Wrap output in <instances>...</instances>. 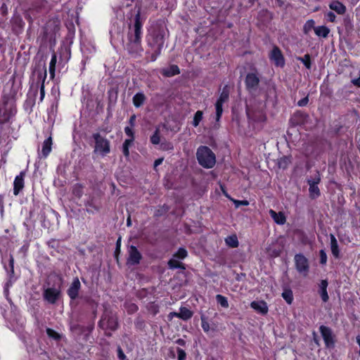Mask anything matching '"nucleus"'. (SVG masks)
Listing matches in <instances>:
<instances>
[{
    "instance_id": "obj_16",
    "label": "nucleus",
    "mask_w": 360,
    "mask_h": 360,
    "mask_svg": "<svg viewBox=\"0 0 360 360\" xmlns=\"http://www.w3.org/2000/svg\"><path fill=\"white\" fill-rule=\"evenodd\" d=\"M25 172H21L16 176L13 182V194L18 195L20 191L24 188Z\"/></svg>"
},
{
    "instance_id": "obj_8",
    "label": "nucleus",
    "mask_w": 360,
    "mask_h": 360,
    "mask_svg": "<svg viewBox=\"0 0 360 360\" xmlns=\"http://www.w3.org/2000/svg\"><path fill=\"white\" fill-rule=\"evenodd\" d=\"M320 333L324 340L327 348H333L335 347V336L332 330L326 326H321L319 328Z\"/></svg>"
},
{
    "instance_id": "obj_23",
    "label": "nucleus",
    "mask_w": 360,
    "mask_h": 360,
    "mask_svg": "<svg viewBox=\"0 0 360 360\" xmlns=\"http://www.w3.org/2000/svg\"><path fill=\"white\" fill-rule=\"evenodd\" d=\"M180 73V70L176 65H172L162 70V74L167 77H173Z\"/></svg>"
},
{
    "instance_id": "obj_21",
    "label": "nucleus",
    "mask_w": 360,
    "mask_h": 360,
    "mask_svg": "<svg viewBox=\"0 0 360 360\" xmlns=\"http://www.w3.org/2000/svg\"><path fill=\"white\" fill-rule=\"evenodd\" d=\"M330 250L332 255L335 258L340 257V250L338 243L337 241V239L335 238V236L333 234H330Z\"/></svg>"
},
{
    "instance_id": "obj_58",
    "label": "nucleus",
    "mask_w": 360,
    "mask_h": 360,
    "mask_svg": "<svg viewBox=\"0 0 360 360\" xmlns=\"http://www.w3.org/2000/svg\"><path fill=\"white\" fill-rule=\"evenodd\" d=\"M163 161V158H158L154 162V167H156L158 165H161Z\"/></svg>"
},
{
    "instance_id": "obj_18",
    "label": "nucleus",
    "mask_w": 360,
    "mask_h": 360,
    "mask_svg": "<svg viewBox=\"0 0 360 360\" xmlns=\"http://www.w3.org/2000/svg\"><path fill=\"white\" fill-rule=\"evenodd\" d=\"M251 307L257 311L266 314L268 312L266 303L264 301H253L250 304Z\"/></svg>"
},
{
    "instance_id": "obj_24",
    "label": "nucleus",
    "mask_w": 360,
    "mask_h": 360,
    "mask_svg": "<svg viewBox=\"0 0 360 360\" xmlns=\"http://www.w3.org/2000/svg\"><path fill=\"white\" fill-rule=\"evenodd\" d=\"M52 138L49 136L43 143L41 154L44 158H46L51 151Z\"/></svg>"
},
{
    "instance_id": "obj_6",
    "label": "nucleus",
    "mask_w": 360,
    "mask_h": 360,
    "mask_svg": "<svg viewBox=\"0 0 360 360\" xmlns=\"http://www.w3.org/2000/svg\"><path fill=\"white\" fill-rule=\"evenodd\" d=\"M296 270L303 276H307L309 270L307 258L302 254H296L294 257Z\"/></svg>"
},
{
    "instance_id": "obj_40",
    "label": "nucleus",
    "mask_w": 360,
    "mask_h": 360,
    "mask_svg": "<svg viewBox=\"0 0 360 360\" xmlns=\"http://www.w3.org/2000/svg\"><path fill=\"white\" fill-rule=\"evenodd\" d=\"M168 265L170 269H179V268H184L182 266V264L179 262V261L172 259L168 262Z\"/></svg>"
},
{
    "instance_id": "obj_46",
    "label": "nucleus",
    "mask_w": 360,
    "mask_h": 360,
    "mask_svg": "<svg viewBox=\"0 0 360 360\" xmlns=\"http://www.w3.org/2000/svg\"><path fill=\"white\" fill-rule=\"evenodd\" d=\"M186 354L185 351L181 348H177V358L178 360H185Z\"/></svg>"
},
{
    "instance_id": "obj_36",
    "label": "nucleus",
    "mask_w": 360,
    "mask_h": 360,
    "mask_svg": "<svg viewBox=\"0 0 360 360\" xmlns=\"http://www.w3.org/2000/svg\"><path fill=\"white\" fill-rule=\"evenodd\" d=\"M202 115H203V112H202V111H200V110H198L195 113L193 120V125L195 127H196L199 125L200 121L202 119Z\"/></svg>"
},
{
    "instance_id": "obj_27",
    "label": "nucleus",
    "mask_w": 360,
    "mask_h": 360,
    "mask_svg": "<svg viewBox=\"0 0 360 360\" xmlns=\"http://www.w3.org/2000/svg\"><path fill=\"white\" fill-rule=\"evenodd\" d=\"M225 243L226 245L232 248H237L239 245L238 238L235 234L226 237Z\"/></svg>"
},
{
    "instance_id": "obj_35",
    "label": "nucleus",
    "mask_w": 360,
    "mask_h": 360,
    "mask_svg": "<svg viewBox=\"0 0 360 360\" xmlns=\"http://www.w3.org/2000/svg\"><path fill=\"white\" fill-rule=\"evenodd\" d=\"M216 300L219 304H220L222 307L228 308L229 302L227 298L221 295H216Z\"/></svg>"
},
{
    "instance_id": "obj_38",
    "label": "nucleus",
    "mask_w": 360,
    "mask_h": 360,
    "mask_svg": "<svg viewBox=\"0 0 360 360\" xmlns=\"http://www.w3.org/2000/svg\"><path fill=\"white\" fill-rule=\"evenodd\" d=\"M72 193L77 198H81L83 194V188L79 184L74 185L72 188Z\"/></svg>"
},
{
    "instance_id": "obj_2",
    "label": "nucleus",
    "mask_w": 360,
    "mask_h": 360,
    "mask_svg": "<svg viewBox=\"0 0 360 360\" xmlns=\"http://www.w3.org/2000/svg\"><path fill=\"white\" fill-rule=\"evenodd\" d=\"M165 30L163 27H156L151 33L148 39V44L150 46L154 52L151 56V60H155L157 57L160 54L161 50L165 44Z\"/></svg>"
},
{
    "instance_id": "obj_48",
    "label": "nucleus",
    "mask_w": 360,
    "mask_h": 360,
    "mask_svg": "<svg viewBox=\"0 0 360 360\" xmlns=\"http://www.w3.org/2000/svg\"><path fill=\"white\" fill-rule=\"evenodd\" d=\"M124 132L125 134L130 137V139H134V131L133 127H126L124 128Z\"/></svg>"
},
{
    "instance_id": "obj_9",
    "label": "nucleus",
    "mask_w": 360,
    "mask_h": 360,
    "mask_svg": "<svg viewBox=\"0 0 360 360\" xmlns=\"http://www.w3.org/2000/svg\"><path fill=\"white\" fill-rule=\"evenodd\" d=\"M129 257L127 264L129 266L136 265L140 263L142 258L141 254L134 245H131L128 250Z\"/></svg>"
},
{
    "instance_id": "obj_64",
    "label": "nucleus",
    "mask_w": 360,
    "mask_h": 360,
    "mask_svg": "<svg viewBox=\"0 0 360 360\" xmlns=\"http://www.w3.org/2000/svg\"><path fill=\"white\" fill-rule=\"evenodd\" d=\"M177 342H178L179 344L182 345V344L184 343V340H183L179 339V340H178Z\"/></svg>"
},
{
    "instance_id": "obj_55",
    "label": "nucleus",
    "mask_w": 360,
    "mask_h": 360,
    "mask_svg": "<svg viewBox=\"0 0 360 360\" xmlns=\"http://www.w3.org/2000/svg\"><path fill=\"white\" fill-rule=\"evenodd\" d=\"M150 311L153 314H156L158 312V307L154 304H151Z\"/></svg>"
},
{
    "instance_id": "obj_63",
    "label": "nucleus",
    "mask_w": 360,
    "mask_h": 360,
    "mask_svg": "<svg viewBox=\"0 0 360 360\" xmlns=\"http://www.w3.org/2000/svg\"><path fill=\"white\" fill-rule=\"evenodd\" d=\"M127 224L128 226H131V220H130L129 218L127 219Z\"/></svg>"
},
{
    "instance_id": "obj_56",
    "label": "nucleus",
    "mask_w": 360,
    "mask_h": 360,
    "mask_svg": "<svg viewBox=\"0 0 360 360\" xmlns=\"http://www.w3.org/2000/svg\"><path fill=\"white\" fill-rule=\"evenodd\" d=\"M352 83L358 86V87H360V77L359 78H356V79H354L352 80Z\"/></svg>"
},
{
    "instance_id": "obj_41",
    "label": "nucleus",
    "mask_w": 360,
    "mask_h": 360,
    "mask_svg": "<svg viewBox=\"0 0 360 360\" xmlns=\"http://www.w3.org/2000/svg\"><path fill=\"white\" fill-rule=\"evenodd\" d=\"M150 141L153 144L157 145L160 142V137L159 135V129H157L153 136L150 137Z\"/></svg>"
},
{
    "instance_id": "obj_52",
    "label": "nucleus",
    "mask_w": 360,
    "mask_h": 360,
    "mask_svg": "<svg viewBox=\"0 0 360 360\" xmlns=\"http://www.w3.org/2000/svg\"><path fill=\"white\" fill-rule=\"evenodd\" d=\"M234 203L236 207H238L240 205H249V202L248 200H234Z\"/></svg>"
},
{
    "instance_id": "obj_61",
    "label": "nucleus",
    "mask_w": 360,
    "mask_h": 360,
    "mask_svg": "<svg viewBox=\"0 0 360 360\" xmlns=\"http://www.w3.org/2000/svg\"><path fill=\"white\" fill-rule=\"evenodd\" d=\"M246 112H247V115H248V116L249 117H250L251 116H253V115H252V110H251L250 108H247V110H246Z\"/></svg>"
},
{
    "instance_id": "obj_50",
    "label": "nucleus",
    "mask_w": 360,
    "mask_h": 360,
    "mask_svg": "<svg viewBox=\"0 0 360 360\" xmlns=\"http://www.w3.org/2000/svg\"><path fill=\"white\" fill-rule=\"evenodd\" d=\"M308 102H309V98H308V96H306V97L302 98L301 100H300L297 102V105L300 107H303V106L307 105Z\"/></svg>"
},
{
    "instance_id": "obj_25",
    "label": "nucleus",
    "mask_w": 360,
    "mask_h": 360,
    "mask_svg": "<svg viewBox=\"0 0 360 360\" xmlns=\"http://www.w3.org/2000/svg\"><path fill=\"white\" fill-rule=\"evenodd\" d=\"M229 87L228 85H225L223 87L222 91L220 93L219 96L217 101L224 104V103H226L229 101Z\"/></svg>"
},
{
    "instance_id": "obj_1",
    "label": "nucleus",
    "mask_w": 360,
    "mask_h": 360,
    "mask_svg": "<svg viewBox=\"0 0 360 360\" xmlns=\"http://www.w3.org/2000/svg\"><path fill=\"white\" fill-rule=\"evenodd\" d=\"M145 21V18L141 15V9L139 8L133 19V25H129L127 41L124 45V49L132 56L136 57L143 51L141 46V29Z\"/></svg>"
},
{
    "instance_id": "obj_15",
    "label": "nucleus",
    "mask_w": 360,
    "mask_h": 360,
    "mask_svg": "<svg viewBox=\"0 0 360 360\" xmlns=\"http://www.w3.org/2000/svg\"><path fill=\"white\" fill-rule=\"evenodd\" d=\"M60 292L58 290L53 288H49L44 292V299L51 304H54L58 299Z\"/></svg>"
},
{
    "instance_id": "obj_62",
    "label": "nucleus",
    "mask_w": 360,
    "mask_h": 360,
    "mask_svg": "<svg viewBox=\"0 0 360 360\" xmlns=\"http://www.w3.org/2000/svg\"><path fill=\"white\" fill-rule=\"evenodd\" d=\"M298 115H299V116H300V117H303V118H305V117H307V115L303 114V113H299Z\"/></svg>"
},
{
    "instance_id": "obj_39",
    "label": "nucleus",
    "mask_w": 360,
    "mask_h": 360,
    "mask_svg": "<svg viewBox=\"0 0 360 360\" xmlns=\"http://www.w3.org/2000/svg\"><path fill=\"white\" fill-rule=\"evenodd\" d=\"M215 108H216V120L219 121L222 113H223V104L217 101L215 103Z\"/></svg>"
},
{
    "instance_id": "obj_22",
    "label": "nucleus",
    "mask_w": 360,
    "mask_h": 360,
    "mask_svg": "<svg viewBox=\"0 0 360 360\" xmlns=\"http://www.w3.org/2000/svg\"><path fill=\"white\" fill-rule=\"evenodd\" d=\"M329 8L338 14L343 15L346 12V7L339 1H333L329 4Z\"/></svg>"
},
{
    "instance_id": "obj_59",
    "label": "nucleus",
    "mask_w": 360,
    "mask_h": 360,
    "mask_svg": "<svg viewBox=\"0 0 360 360\" xmlns=\"http://www.w3.org/2000/svg\"><path fill=\"white\" fill-rule=\"evenodd\" d=\"M137 309H138V307H137V306H136V304H131V309H130V310H131L132 312L137 311Z\"/></svg>"
},
{
    "instance_id": "obj_28",
    "label": "nucleus",
    "mask_w": 360,
    "mask_h": 360,
    "mask_svg": "<svg viewBox=\"0 0 360 360\" xmlns=\"http://www.w3.org/2000/svg\"><path fill=\"white\" fill-rule=\"evenodd\" d=\"M314 32L318 37L326 38L330 32V30L326 26H318L314 27Z\"/></svg>"
},
{
    "instance_id": "obj_44",
    "label": "nucleus",
    "mask_w": 360,
    "mask_h": 360,
    "mask_svg": "<svg viewBox=\"0 0 360 360\" xmlns=\"http://www.w3.org/2000/svg\"><path fill=\"white\" fill-rule=\"evenodd\" d=\"M320 255V263L321 264H326L327 262V255L324 250H321L319 251Z\"/></svg>"
},
{
    "instance_id": "obj_54",
    "label": "nucleus",
    "mask_w": 360,
    "mask_h": 360,
    "mask_svg": "<svg viewBox=\"0 0 360 360\" xmlns=\"http://www.w3.org/2000/svg\"><path fill=\"white\" fill-rule=\"evenodd\" d=\"M288 163V159L287 158H283L281 160L280 162H279V167H285Z\"/></svg>"
},
{
    "instance_id": "obj_19",
    "label": "nucleus",
    "mask_w": 360,
    "mask_h": 360,
    "mask_svg": "<svg viewBox=\"0 0 360 360\" xmlns=\"http://www.w3.org/2000/svg\"><path fill=\"white\" fill-rule=\"evenodd\" d=\"M269 212L271 217L277 224L283 225L285 223L286 218L282 212H276L273 210H270Z\"/></svg>"
},
{
    "instance_id": "obj_32",
    "label": "nucleus",
    "mask_w": 360,
    "mask_h": 360,
    "mask_svg": "<svg viewBox=\"0 0 360 360\" xmlns=\"http://www.w3.org/2000/svg\"><path fill=\"white\" fill-rule=\"evenodd\" d=\"M315 22L314 20H308L303 26V32L305 34H308L312 29L314 30Z\"/></svg>"
},
{
    "instance_id": "obj_7",
    "label": "nucleus",
    "mask_w": 360,
    "mask_h": 360,
    "mask_svg": "<svg viewBox=\"0 0 360 360\" xmlns=\"http://www.w3.org/2000/svg\"><path fill=\"white\" fill-rule=\"evenodd\" d=\"M260 79L258 75L254 72L248 73L245 79V87L250 93H255L259 86Z\"/></svg>"
},
{
    "instance_id": "obj_17",
    "label": "nucleus",
    "mask_w": 360,
    "mask_h": 360,
    "mask_svg": "<svg viewBox=\"0 0 360 360\" xmlns=\"http://www.w3.org/2000/svg\"><path fill=\"white\" fill-rule=\"evenodd\" d=\"M15 112V109L13 108H11L9 110L6 108H0V123L8 122Z\"/></svg>"
},
{
    "instance_id": "obj_37",
    "label": "nucleus",
    "mask_w": 360,
    "mask_h": 360,
    "mask_svg": "<svg viewBox=\"0 0 360 360\" xmlns=\"http://www.w3.org/2000/svg\"><path fill=\"white\" fill-rule=\"evenodd\" d=\"M200 320H201V326H202L203 331L206 333H208L210 331L211 328L210 326L209 323L207 321V318L204 315H202L200 317Z\"/></svg>"
},
{
    "instance_id": "obj_60",
    "label": "nucleus",
    "mask_w": 360,
    "mask_h": 360,
    "mask_svg": "<svg viewBox=\"0 0 360 360\" xmlns=\"http://www.w3.org/2000/svg\"><path fill=\"white\" fill-rule=\"evenodd\" d=\"M276 2L278 4V6L280 7L283 6V5L284 4L283 0H276Z\"/></svg>"
},
{
    "instance_id": "obj_11",
    "label": "nucleus",
    "mask_w": 360,
    "mask_h": 360,
    "mask_svg": "<svg viewBox=\"0 0 360 360\" xmlns=\"http://www.w3.org/2000/svg\"><path fill=\"white\" fill-rule=\"evenodd\" d=\"M269 58L276 66L283 67L285 65L284 57L278 46H274L271 50Z\"/></svg>"
},
{
    "instance_id": "obj_33",
    "label": "nucleus",
    "mask_w": 360,
    "mask_h": 360,
    "mask_svg": "<svg viewBox=\"0 0 360 360\" xmlns=\"http://www.w3.org/2000/svg\"><path fill=\"white\" fill-rule=\"evenodd\" d=\"M133 139H126L123 143L122 152L124 156L128 157L129 155V147L133 143Z\"/></svg>"
},
{
    "instance_id": "obj_51",
    "label": "nucleus",
    "mask_w": 360,
    "mask_h": 360,
    "mask_svg": "<svg viewBox=\"0 0 360 360\" xmlns=\"http://www.w3.org/2000/svg\"><path fill=\"white\" fill-rule=\"evenodd\" d=\"M117 356H118V358L120 360H125L126 359V356L124 354V352H123L122 349H121V347H120L117 349Z\"/></svg>"
},
{
    "instance_id": "obj_20",
    "label": "nucleus",
    "mask_w": 360,
    "mask_h": 360,
    "mask_svg": "<svg viewBox=\"0 0 360 360\" xmlns=\"http://www.w3.org/2000/svg\"><path fill=\"white\" fill-rule=\"evenodd\" d=\"M328 285V283L327 280H322L319 284V294L321 295L322 300L324 302H328L329 300V297L327 292Z\"/></svg>"
},
{
    "instance_id": "obj_49",
    "label": "nucleus",
    "mask_w": 360,
    "mask_h": 360,
    "mask_svg": "<svg viewBox=\"0 0 360 360\" xmlns=\"http://www.w3.org/2000/svg\"><path fill=\"white\" fill-rule=\"evenodd\" d=\"M120 247H121V238L120 237L116 243V248L115 251V255L117 258V255L120 252Z\"/></svg>"
},
{
    "instance_id": "obj_53",
    "label": "nucleus",
    "mask_w": 360,
    "mask_h": 360,
    "mask_svg": "<svg viewBox=\"0 0 360 360\" xmlns=\"http://www.w3.org/2000/svg\"><path fill=\"white\" fill-rule=\"evenodd\" d=\"M335 18H336V16L334 14V13L330 11L327 13V19L330 21V22H335Z\"/></svg>"
},
{
    "instance_id": "obj_43",
    "label": "nucleus",
    "mask_w": 360,
    "mask_h": 360,
    "mask_svg": "<svg viewBox=\"0 0 360 360\" xmlns=\"http://www.w3.org/2000/svg\"><path fill=\"white\" fill-rule=\"evenodd\" d=\"M320 181H321V175H320V173L317 171L314 178L307 180V184L317 185L319 184Z\"/></svg>"
},
{
    "instance_id": "obj_45",
    "label": "nucleus",
    "mask_w": 360,
    "mask_h": 360,
    "mask_svg": "<svg viewBox=\"0 0 360 360\" xmlns=\"http://www.w3.org/2000/svg\"><path fill=\"white\" fill-rule=\"evenodd\" d=\"M160 148L163 150H172L174 147L171 143L165 142L161 143Z\"/></svg>"
},
{
    "instance_id": "obj_14",
    "label": "nucleus",
    "mask_w": 360,
    "mask_h": 360,
    "mask_svg": "<svg viewBox=\"0 0 360 360\" xmlns=\"http://www.w3.org/2000/svg\"><path fill=\"white\" fill-rule=\"evenodd\" d=\"M106 321V327L111 330H115L118 327V322L117 318L113 316L105 315V317L99 322L98 325L101 327H103L105 322Z\"/></svg>"
},
{
    "instance_id": "obj_4",
    "label": "nucleus",
    "mask_w": 360,
    "mask_h": 360,
    "mask_svg": "<svg viewBox=\"0 0 360 360\" xmlns=\"http://www.w3.org/2000/svg\"><path fill=\"white\" fill-rule=\"evenodd\" d=\"M46 64L44 63L41 68L35 69L34 71V75L37 76L36 81L32 84V87L35 88L37 90L38 88L40 89V101L44 100L45 96V86L44 82L46 79Z\"/></svg>"
},
{
    "instance_id": "obj_31",
    "label": "nucleus",
    "mask_w": 360,
    "mask_h": 360,
    "mask_svg": "<svg viewBox=\"0 0 360 360\" xmlns=\"http://www.w3.org/2000/svg\"><path fill=\"white\" fill-rule=\"evenodd\" d=\"M282 297L286 301V302L289 304H290L293 301L292 292L290 289H285L282 292Z\"/></svg>"
},
{
    "instance_id": "obj_34",
    "label": "nucleus",
    "mask_w": 360,
    "mask_h": 360,
    "mask_svg": "<svg viewBox=\"0 0 360 360\" xmlns=\"http://www.w3.org/2000/svg\"><path fill=\"white\" fill-rule=\"evenodd\" d=\"M297 59L301 61L306 68L311 69V58L309 54H305L303 57H297Z\"/></svg>"
},
{
    "instance_id": "obj_12",
    "label": "nucleus",
    "mask_w": 360,
    "mask_h": 360,
    "mask_svg": "<svg viewBox=\"0 0 360 360\" xmlns=\"http://www.w3.org/2000/svg\"><path fill=\"white\" fill-rule=\"evenodd\" d=\"M81 288V283L77 277L75 278L67 290L69 297L74 300L78 297L79 292Z\"/></svg>"
},
{
    "instance_id": "obj_26",
    "label": "nucleus",
    "mask_w": 360,
    "mask_h": 360,
    "mask_svg": "<svg viewBox=\"0 0 360 360\" xmlns=\"http://www.w3.org/2000/svg\"><path fill=\"white\" fill-rule=\"evenodd\" d=\"M146 100V96L143 93L139 92L133 97V104L135 107H141Z\"/></svg>"
},
{
    "instance_id": "obj_5",
    "label": "nucleus",
    "mask_w": 360,
    "mask_h": 360,
    "mask_svg": "<svg viewBox=\"0 0 360 360\" xmlns=\"http://www.w3.org/2000/svg\"><path fill=\"white\" fill-rule=\"evenodd\" d=\"M92 137L95 141L94 150L95 153H99L102 156H105L110 153V144L107 139L103 137L99 133H94Z\"/></svg>"
},
{
    "instance_id": "obj_30",
    "label": "nucleus",
    "mask_w": 360,
    "mask_h": 360,
    "mask_svg": "<svg viewBox=\"0 0 360 360\" xmlns=\"http://www.w3.org/2000/svg\"><path fill=\"white\" fill-rule=\"evenodd\" d=\"M57 61V57L56 53H53L51 56V62L49 63V73L51 77L55 75L56 64Z\"/></svg>"
},
{
    "instance_id": "obj_3",
    "label": "nucleus",
    "mask_w": 360,
    "mask_h": 360,
    "mask_svg": "<svg viewBox=\"0 0 360 360\" xmlns=\"http://www.w3.org/2000/svg\"><path fill=\"white\" fill-rule=\"evenodd\" d=\"M196 156L199 164L205 168H212L216 163L215 155L207 146L199 147Z\"/></svg>"
},
{
    "instance_id": "obj_10",
    "label": "nucleus",
    "mask_w": 360,
    "mask_h": 360,
    "mask_svg": "<svg viewBox=\"0 0 360 360\" xmlns=\"http://www.w3.org/2000/svg\"><path fill=\"white\" fill-rule=\"evenodd\" d=\"M193 313L186 307H181L179 312L172 311L168 314V318L172 320L174 317L179 318L184 321H188L193 316Z\"/></svg>"
},
{
    "instance_id": "obj_42",
    "label": "nucleus",
    "mask_w": 360,
    "mask_h": 360,
    "mask_svg": "<svg viewBox=\"0 0 360 360\" xmlns=\"http://www.w3.org/2000/svg\"><path fill=\"white\" fill-rule=\"evenodd\" d=\"M187 251L185 248H180L175 253L174 256L179 259H184L187 257Z\"/></svg>"
},
{
    "instance_id": "obj_47",
    "label": "nucleus",
    "mask_w": 360,
    "mask_h": 360,
    "mask_svg": "<svg viewBox=\"0 0 360 360\" xmlns=\"http://www.w3.org/2000/svg\"><path fill=\"white\" fill-rule=\"evenodd\" d=\"M46 333L49 337L53 338L56 340L58 339L60 337L59 335L55 330H53L51 328L46 329Z\"/></svg>"
},
{
    "instance_id": "obj_13",
    "label": "nucleus",
    "mask_w": 360,
    "mask_h": 360,
    "mask_svg": "<svg viewBox=\"0 0 360 360\" xmlns=\"http://www.w3.org/2000/svg\"><path fill=\"white\" fill-rule=\"evenodd\" d=\"M4 265V269L8 273V281L6 283V288H8L12 285L15 279L13 278L14 275V258L12 255H9L8 258V264L6 265V264Z\"/></svg>"
},
{
    "instance_id": "obj_57",
    "label": "nucleus",
    "mask_w": 360,
    "mask_h": 360,
    "mask_svg": "<svg viewBox=\"0 0 360 360\" xmlns=\"http://www.w3.org/2000/svg\"><path fill=\"white\" fill-rule=\"evenodd\" d=\"M135 120H136V116L134 115H133L130 117V119H129L130 127H134Z\"/></svg>"
},
{
    "instance_id": "obj_29",
    "label": "nucleus",
    "mask_w": 360,
    "mask_h": 360,
    "mask_svg": "<svg viewBox=\"0 0 360 360\" xmlns=\"http://www.w3.org/2000/svg\"><path fill=\"white\" fill-rule=\"evenodd\" d=\"M309 186V196L311 199L317 198L321 195L320 190L317 185H314L311 184H308Z\"/></svg>"
}]
</instances>
